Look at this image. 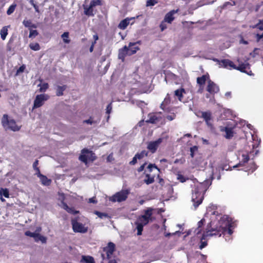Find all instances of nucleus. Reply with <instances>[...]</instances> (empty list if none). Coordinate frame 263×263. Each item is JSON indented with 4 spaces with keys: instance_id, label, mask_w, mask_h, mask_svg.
<instances>
[{
    "instance_id": "nucleus-1",
    "label": "nucleus",
    "mask_w": 263,
    "mask_h": 263,
    "mask_svg": "<svg viewBox=\"0 0 263 263\" xmlns=\"http://www.w3.org/2000/svg\"><path fill=\"white\" fill-rule=\"evenodd\" d=\"M219 227L224 230V233L231 235L233 232L232 228L234 227L235 222L232 218L228 215H223L219 220Z\"/></svg>"
},
{
    "instance_id": "nucleus-2",
    "label": "nucleus",
    "mask_w": 263,
    "mask_h": 263,
    "mask_svg": "<svg viewBox=\"0 0 263 263\" xmlns=\"http://www.w3.org/2000/svg\"><path fill=\"white\" fill-rule=\"evenodd\" d=\"M2 124L4 127L10 129L14 132L19 130L21 128L20 126L17 125L14 120L9 119L8 116L6 114L4 115L3 116Z\"/></svg>"
},
{
    "instance_id": "nucleus-3",
    "label": "nucleus",
    "mask_w": 263,
    "mask_h": 263,
    "mask_svg": "<svg viewBox=\"0 0 263 263\" xmlns=\"http://www.w3.org/2000/svg\"><path fill=\"white\" fill-rule=\"evenodd\" d=\"M97 157L95 156V154L91 151H89L87 148H83L81 151V154L79 157V159L87 164L88 160L91 162L94 161L96 159Z\"/></svg>"
},
{
    "instance_id": "nucleus-4",
    "label": "nucleus",
    "mask_w": 263,
    "mask_h": 263,
    "mask_svg": "<svg viewBox=\"0 0 263 263\" xmlns=\"http://www.w3.org/2000/svg\"><path fill=\"white\" fill-rule=\"evenodd\" d=\"M224 230H222L219 226L216 228H207L206 231L202 235V240H204L209 236H220L222 234H225Z\"/></svg>"
},
{
    "instance_id": "nucleus-5",
    "label": "nucleus",
    "mask_w": 263,
    "mask_h": 263,
    "mask_svg": "<svg viewBox=\"0 0 263 263\" xmlns=\"http://www.w3.org/2000/svg\"><path fill=\"white\" fill-rule=\"evenodd\" d=\"M153 209L151 208H148L144 211V214L139 216L137 221L146 225L149 221H152Z\"/></svg>"
},
{
    "instance_id": "nucleus-6",
    "label": "nucleus",
    "mask_w": 263,
    "mask_h": 263,
    "mask_svg": "<svg viewBox=\"0 0 263 263\" xmlns=\"http://www.w3.org/2000/svg\"><path fill=\"white\" fill-rule=\"evenodd\" d=\"M129 192L127 190H122L119 192L116 193L110 199L112 202H122L126 200L127 198Z\"/></svg>"
},
{
    "instance_id": "nucleus-7",
    "label": "nucleus",
    "mask_w": 263,
    "mask_h": 263,
    "mask_svg": "<svg viewBox=\"0 0 263 263\" xmlns=\"http://www.w3.org/2000/svg\"><path fill=\"white\" fill-rule=\"evenodd\" d=\"M115 251V245L112 242H108L107 246L103 248V252L106 253V256L103 253H102L101 256L103 259H110Z\"/></svg>"
},
{
    "instance_id": "nucleus-8",
    "label": "nucleus",
    "mask_w": 263,
    "mask_h": 263,
    "mask_svg": "<svg viewBox=\"0 0 263 263\" xmlns=\"http://www.w3.org/2000/svg\"><path fill=\"white\" fill-rule=\"evenodd\" d=\"M49 98V96L47 94L37 95L33 102V108H37L43 105L44 102Z\"/></svg>"
},
{
    "instance_id": "nucleus-9",
    "label": "nucleus",
    "mask_w": 263,
    "mask_h": 263,
    "mask_svg": "<svg viewBox=\"0 0 263 263\" xmlns=\"http://www.w3.org/2000/svg\"><path fill=\"white\" fill-rule=\"evenodd\" d=\"M71 224L73 231L76 233H85L88 231V228L80 222H78L77 219L71 220Z\"/></svg>"
},
{
    "instance_id": "nucleus-10",
    "label": "nucleus",
    "mask_w": 263,
    "mask_h": 263,
    "mask_svg": "<svg viewBox=\"0 0 263 263\" xmlns=\"http://www.w3.org/2000/svg\"><path fill=\"white\" fill-rule=\"evenodd\" d=\"M203 198V195L199 191H195L193 193L192 201L193 202L195 209H196L202 202Z\"/></svg>"
},
{
    "instance_id": "nucleus-11",
    "label": "nucleus",
    "mask_w": 263,
    "mask_h": 263,
    "mask_svg": "<svg viewBox=\"0 0 263 263\" xmlns=\"http://www.w3.org/2000/svg\"><path fill=\"white\" fill-rule=\"evenodd\" d=\"M233 69L238 70L242 72L246 73L249 76L253 75L252 71L250 70V66L248 63H241L238 66L234 64Z\"/></svg>"
},
{
    "instance_id": "nucleus-12",
    "label": "nucleus",
    "mask_w": 263,
    "mask_h": 263,
    "mask_svg": "<svg viewBox=\"0 0 263 263\" xmlns=\"http://www.w3.org/2000/svg\"><path fill=\"white\" fill-rule=\"evenodd\" d=\"M213 61L214 62H217L218 64L219 67H222L230 69L233 68V67H234V63L229 59H223L222 60H219L215 58L213 59Z\"/></svg>"
},
{
    "instance_id": "nucleus-13",
    "label": "nucleus",
    "mask_w": 263,
    "mask_h": 263,
    "mask_svg": "<svg viewBox=\"0 0 263 263\" xmlns=\"http://www.w3.org/2000/svg\"><path fill=\"white\" fill-rule=\"evenodd\" d=\"M65 199V195L64 193H62L60 194V200L61 202V206L63 209L66 210L68 213L72 214L73 215L78 214L79 213V211L75 210L73 208H69L67 203L65 202L64 200Z\"/></svg>"
},
{
    "instance_id": "nucleus-14",
    "label": "nucleus",
    "mask_w": 263,
    "mask_h": 263,
    "mask_svg": "<svg viewBox=\"0 0 263 263\" xmlns=\"http://www.w3.org/2000/svg\"><path fill=\"white\" fill-rule=\"evenodd\" d=\"M163 138H159L157 140L149 142L147 146V148L153 154L155 153L160 144L162 142Z\"/></svg>"
},
{
    "instance_id": "nucleus-15",
    "label": "nucleus",
    "mask_w": 263,
    "mask_h": 263,
    "mask_svg": "<svg viewBox=\"0 0 263 263\" xmlns=\"http://www.w3.org/2000/svg\"><path fill=\"white\" fill-rule=\"evenodd\" d=\"M206 90L210 94L214 95L219 91V88L217 85L210 79L208 82Z\"/></svg>"
},
{
    "instance_id": "nucleus-16",
    "label": "nucleus",
    "mask_w": 263,
    "mask_h": 263,
    "mask_svg": "<svg viewBox=\"0 0 263 263\" xmlns=\"http://www.w3.org/2000/svg\"><path fill=\"white\" fill-rule=\"evenodd\" d=\"M129 48L126 46H124L122 48L119 50L118 58L124 62L127 55H129Z\"/></svg>"
},
{
    "instance_id": "nucleus-17",
    "label": "nucleus",
    "mask_w": 263,
    "mask_h": 263,
    "mask_svg": "<svg viewBox=\"0 0 263 263\" xmlns=\"http://www.w3.org/2000/svg\"><path fill=\"white\" fill-rule=\"evenodd\" d=\"M178 11V9L177 10H173L168 12L165 15L164 21V22H166L168 23H172V22L174 21L175 19V17H174V14L176 13H177Z\"/></svg>"
},
{
    "instance_id": "nucleus-18",
    "label": "nucleus",
    "mask_w": 263,
    "mask_h": 263,
    "mask_svg": "<svg viewBox=\"0 0 263 263\" xmlns=\"http://www.w3.org/2000/svg\"><path fill=\"white\" fill-rule=\"evenodd\" d=\"M137 44H140V41H138L135 43L130 42L129 43L128 46L127 47L129 48V55L136 53V52L140 49L138 46H135Z\"/></svg>"
},
{
    "instance_id": "nucleus-19",
    "label": "nucleus",
    "mask_w": 263,
    "mask_h": 263,
    "mask_svg": "<svg viewBox=\"0 0 263 263\" xmlns=\"http://www.w3.org/2000/svg\"><path fill=\"white\" fill-rule=\"evenodd\" d=\"M148 119L146 121V122L149 123H156L160 120V117L157 116L155 113H150L148 115Z\"/></svg>"
},
{
    "instance_id": "nucleus-20",
    "label": "nucleus",
    "mask_w": 263,
    "mask_h": 263,
    "mask_svg": "<svg viewBox=\"0 0 263 263\" xmlns=\"http://www.w3.org/2000/svg\"><path fill=\"white\" fill-rule=\"evenodd\" d=\"M84 13L88 16H93L95 13H94L93 8L90 5L89 6L83 5Z\"/></svg>"
},
{
    "instance_id": "nucleus-21",
    "label": "nucleus",
    "mask_w": 263,
    "mask_h": 263,
    "mask_svg": "<svg viewBox=\"0 0 263 263\" xmlns=\"http://www.w3.org/2000/svg\"><path fill=\"white\" fill-rule=\"evenodd\" d=\"M132 19V18L127 17L123 20H122L120 23L119 24L118 27L122 30H124L126 28L127 26L129 25L130 23V21Z\"/></svg>"
},
{
    "instance_id": "nucleus-22",
    "label": "nucleus",
    "mask_w": 263,
    "mask_h": 263,
    "mask_svg": "<svg viewBox=\"0 0 263 263\" xmlns=\"http://www.w3.org/2000/svg\"><path fill=\"white\" fill-rule=\"evenodd\" d=\"M241 160L240 162L236 165L234 166V167H236L238 166L243 165L245 163H247L249 160L250 157L248 153L245 152L241 155Z\"/></svg>"
},
{
    "instance_id": "nucleus-23",
    "label": "nucleus",
    "mask_w": 263,
    "mask_h": 263,
    "mask_svg": "<svg viewBox=\"0 0 263 263\" xmlns=\"http://www.w3.org/2000/svg\"><path fill=\"white\" fill-rule=\"evenodd\" d=\"M200 113L201 114V117L203 118L206 123L208 124L212 118L211 112L210 111H201Z\"/></svg>"
},
{
    "instance_id": "nucleus-24",
    "label": "nucleus",
    "mask_w": 263,
    "mask_h": 263,
    "mask_svg": "<svg viewBox=\"0 0 263 263\" xmlns=\"http://www.w3.org/2000/svg\"><path fill=\"white\" fill-rule=\"evenodd\" d=\"M209 79V74L202 75L200 77L197 78V83L200 86H203L205 84L206 81Z\"/></svg>"
},
{
    "instance_id": "nucleus-25",
    "label": "nucleus",
    "mask_w": 263,
    "mask_h": 263,
    "mask_svg": "<svg viewBox=\"0 0 263 263\" xmlns=\"http://www.w3.org/2000/svg\"><path fill=\"white\" fill-rule=\"evenodd\" d=\"M39 178L42 184L44 185L49 186L52 182V180L50 179H48L44 175H41Z\"/></svg>"
},
{
    "instance_id": "nucleus-26",
    "label": "nucleus",
    "mask_w": 263,
    "mask_h": 263,
    "mask_svg": "<svg viewBox=\"0 0 263 263\" xmlns=\"http://www.w3.org/2000/svg\"><path fill=\"white\" fill-rule=\"evenodd\" d=\"M144 182L148 185L152 184L155 181V176L151 175L149 174L145 175V178L143 180Z\"/></svg>"
},
{
    "instance_id": "nucleus-27",
    "label": "nucleus",
    "mask_w": 263,
    "mask_h": 263,
    "mask_svg": "<svg viewBox=\"0 0 263 263\" xmlns=\"http://www.w3.org/2000/svg\"><path fill=\"white\" fill-rule=\"evenodd\" d=\"M67 87V86L66 85L58 86L56 88V95L58 97L63 96V92L66 89Z\"/></svg>"
},
{
    "instance_id": "nucleus-28",
    "label": "nucleus",
    "mask_w": 263,
    "mask_h": 263,
    "mask_svg": "<svg viewBox=\"0 0 263 263\" xmlns=\"http://www.w3.org/2000/svg\"><path fill=\"white\" fill-rule=\"evenodd\" d=\"M23 24L25 27L28 28L29 30L30 29L36 28L37 27L36 25L33 24L30 20H24L23 22Z\"/></svg>"
},
{
    "instance_id": "nucleus-29",
    "label": "nucleus",
    "mask_w": 263,
    "mask_h": 263,
    "mask_svg": "<svg viewBox=\"0 0 263 263\" xmlns=\"http://www.w3.org/2000/svg\"><path fill=\"white\" fill-rule=\"evenodd\" d=\"M185 92V89L183 88H181L180 89H178L175 91V95L178 97V100L180 101H181L183 98V93Z\"/></svg>"
},
{
    "instance_id": "nucleus-30",
    "label": "nucleus",
    "mask_w": 263,
    "mask_h": 263,
    "mask_svg": "<svg viewBox=\"0 0 263 263\" xmlns=\"http://www.w3.org/2000/svg\"><path fill=\"white\" fill-rule=\"evenodd\" d=\"M135 225H136V229L137 230V235H142V233L143 230V227L145 226V224H142V223L138 221H136L135 222Z\"/></svg>"
},
{
    "instance_id": "nucleus-31",
    "label": "nucleus",
    "mask_w": 263,
    "mask_h": 263,
    "mask_svg": "<svg viewBox=\"0 0 263 263\" xmlns=\"http://www.w3.org/2000/svg\"><path fill=\"white\" fill-rule=\"evenodd\" d=\"M81 261L85 263H96L93 257L91 256H82Z\"/></svg>"
},
{
    "instance_id": "nucleus-32",
    "label": "nucleus",
    "mask_w": 263,
    "mask_h": 263,
    "mask_svg": "<svg viewBox=\"0 0 263 263\" xmlns=\"http://www.w3.org/2000/svg\"><path fill=\"white\" fill-rule=\"evenodd\" d=\"M35 242L41 241L43 243H45L47 241V238L44 236L41 235L39 233H37L35 237L34 238Z\"/></svg>"
},
{
    "instance_id": "nucleus-33",
    "label": "nucleus",
    "mask_w": 263,
    "mask_h": 263,
    "mask_svg": "<svg viewBox=\"0 0 263 263\" xmlns=\"http://www.w3.org/2000/svg\"><path fill=\"white\" fill-rule=\"evenodd\" d=\"M10 27V26H4L1 30L0 34L3 40H5L6 39V37L8 34V27Z\"/></svg>"
},
{
    "instance_id": "nucleus-34",
    "label": "nucleus",
    "mask_w": 263,
    "mask_h": 263,
    "mask_svg": "<svg viewBox=\"0 0 263 263\" xmlns=\"http://www.w3.org/2000/svg\"><path fill=\"white\" fill-rule=\"evenodd\" d=\"M224 131L226 134L225 137L227 139H231L233 137L234 133L232 128L226 127H225Z\"/></svg>"
},
{
    "instance_id": "nucleus-35",
    "label": "nucleus",
    "mask_w": 263,
    "mask_h": 263,
    "mask_svg": "<svg viewBox=\"0 0 263 263\" xmlns=\"http://www.w3.org/2000/svg\"><path fill=\"white\" fill-rule=\"evenodd\" d=\"M148 154V152L146 150H143L140 153H137L135 155L138 158V160L143 159L144 157H147Z\"/></svg>"
},
{
    "instance_id": "nucleus-36",
    "label": "nucleus",
    "mask_w": 263,
    "mask_h": 263,
    "mask_svg": "<svg viewBox=\"0 0 263 263\" xmlns=\"http://www.w3.org/2000/svg\"><path fill=\"white\" fill-rule=\"evenodd\" d=\"M40 86L39 91L41 92H45L49 87V85L47 83H44L42 84H40L38 85Z\"/></svg>"
},
{
    "instance_id": "nucleus-37",
    "label": "nucleus",
    "mask_w": 263,
    "mask_h": 263,
    "mask_svg": "<svg viewBox=\"0 0 263 263\" xmlns=\"http://www.w3.org/2000/svg\"><path fill=\"white\" fill-rule=\"evenodd\" d=\"M61 37L63 39V42L65 43L69 44L70 43V40L69 39H68V37H69V32H64L62 34Z\"/></svg>"
},
{
    "instance_id": "nucleus-38",
    "label": "nucleus",
    "mask_w": 263,
    "mask_h": 263,
    "mask_svg": "<svg viewBox=\"0 0 263 263\" xmlns=\"http://www.w3.org/2000/svg\"><path fill=\"white\" fill-rule=\"evenodd\" d=\"M29 47L34 51H38L41 49L40 46L37 43H30L29 44Z\"/></svg>"
},
{
    "instance_id": "nucleus-39",
    "label": "nucleus",
    "mask_w": 263,
    "mask_h": 263,
    "mask_svg": "<svg viewBox=\"0 0 263 263\" xmlns=\"http://www.w3.org/2000/svg\"><path fill=\"white\" fill-rule=\"evenodd\" d=\"M92 8L97 6H101L102 5L101 0H92L89 4Z\"/></svg>"
},
{
    "instance_id": "nucleus-40",
    "label": "nucleus",
    "mask_w": 263,
    "mask_h": 263,
    "mask_svg": "<svg viewBox=\"0 0 263 263\" xmlns=\"http://www.w3.org/2000/svg\"><path fill=\"white\" fill-rule=\"evenodd\" d=\"M16 6L17 5L16 4H12L8 9L7 11V14L9 15L13 13L16 7Z\"/></svg>"
},
{
    "instance_id": "nucleus-41",
    "label": "nucleus",
    "mask_w": 263,
    "mask_h": 263,
    "mask_svg": "<svg viewBox=\"0 0 263 263\" xmlns=\"http://www.w3.org/2000/svg\"><path fill=\"white\" fill-rule=\"evenodd\" d=\"M253 28H257L260 30H263V19L259 20V22L252 26Z\"/></svg>"
},
{
    "instance_id": "nucleus-42",
    "label": "nucleus",
    "mask_w": 263,
    "mask_h": 263,
    "mask_svg": "<svg viewBox=\"0 0 263 263\" xmlns=\"http://www.w3.org/2000/svg\"><path fill=\"white\" fill-rule=\"evenodd\" d=\"M0 195H3L6 198L9 197V192L7 189H1L0 190Z\"/></svg>"
},
{
    "instance_id": "nucleus-43",
    "label": "nucleus",
    "mask_w": 263,
    "mask_h": 263,
    "mask_svg": "<svg viewBox=\"0 0 263 263\" xmlns=\"http://www.w3.org/2000/svg\"><path fill=\"white\" fill-rule=\"evenodd\" d=\"M39 34V32L36 30H33L32 29H30L29 30V38H34Z\"/></svg>"
},
{
    "instance_id": "nucleus-44",
    "label": "nucleus",
    "mask_w": 263,
    "mask_h": 263,
    "mask_svg": "<svg viewBox=\"0 0 263 263\" xmlns=\"http://www.w3.org/2000/svg\"><path fill=\"white\" fill-rule=\"evenodd\" d=\"M95 213L100 218L109 217L108 214H107L106 213H102V212H99V211H95Z\"/></svg>"
},
{
    "instance_id": "nucleus-45",
    "label": "nucleus",
    "mask_w": 263,
    "mask_h": 263,
    "mask_svg": "<svg viewBox=\"0 0 263 263\" xmlns=\"http://www.w3.org/2000/svg\"><path fill=\"white\" fill-rule=\"evenodd\" d=\"M205 221L204 219H201L198 222V228H197V234H198L200 233L201 231V228L202 227L204 222Z\"/></svg>"
},
{
    "instance_id": "nucleus-46",
    "label": "nucleus",
    "mask_w": 263,
    "mask_h": 263,
    "mask_svg": "<svg viewBox=\"0 0 263 263\" xmlns=\"http://www.w3.org/2000/svg\"><path fill=\"white\" fill-rule=\"evenodd\" d=\"M257 168V166L256 164L253 162L250 164V168H248L247 171L251 172V173L254 172Z\"/></svg>"
},
{
    "instance_id": "nucleus-47",
    "label": "nucleus",
    "mask_w": 263,
    "mask_h": 263,
    "mask_svg": "<svg viewBox=\"0 0 263 263\" xmlns=\"http://www.w3.org/2000/svg\"><path fill=\"white\" fill-rule=\"evenodd\" d=\"M154 168L156 169L158 172L159 173L160 172V169L157 167V166L155 164H149L147 166L148 171L151 173L152 172L153 168Z\"/></svg>"
},
{
    "instance_id": "nucleus-48",
    "label": "nucleus",
    "mask_w": 263,
    "mask_h": 263,
    "mask_svg": "<svg viewBox=\"0 0 263 263\" xmlns=\"http://www.w3.org/2000/svg\"><path fill=\"white\" fill-rule=\"evenodd\" d=\"M158 3V0H147L146 2L147 7L154 6Z\"/></svg>"
},
{
    "instance_id": "nucleus-49",
    "label": "nucleus",
    "mask_w": 263,
    "mask_h": 263,
    "mask_svg": "<svg viewBox=\"0 0 263 263\" xmlns=\"http://www.w3.org/2000/svg\"><path fill=\"white\" fill-rule=\"evenodd\" d=\"M235 5H236V3H235V1H233L232 2H225L223 4V5L221 7V8L222 9H225L228 6H235Z\"/></svg>"
},
{
    "instance_id": "nucleus-50",
    "label": "nucleus",
    "mask_w": 263,
    "mask_h": 263,
    "mask_svg": "<svg viewBox=\"0 0 263 263\" xmlns=\"http://www.w3.org/2000/svg\"><path fill=\"white\" fill-rule=\"evenodd\" d=\"M177 179L179 180L180 182L183 183L185 182L188 179V178L181 174H178Z\"/></svg>"
},
{
    "instance_id": "nucleus-51",
    "label": "nucleus",
    "mask_w": 263,
    "mask_h": 263,
    "mask_svg": "<svg viewBox=\"0 0 263 263\" xmlns=\"http://www.w3.org/2000/svg\"><path fill=\"white\" fill-rule=\"evenodd\" d=\"M26 68V66L25 65H22L17 70L15 76H18L20 73L23 72Z\"/></svg>"
},
{
    "instance_id": "nucleus-52",
    "label": "nucleus",
    "mask_w": 263,
    "mask_h": 263,
    "mask_svg": "<svg viewBox=\"0 0 263 263\" xmlns=\"http://www.w3.org/2000/svg\"><path fill=\"white\" fill-rule=\"evenodd\" d=\"M198 150V147L197 146H194L190 148V155L192 158L194 157V152Z\"/></svg>"
},
{
    "instance_id": "nucleus-53",
    "label": "nucleus",
    "mask_w": 263,
    "mask_h": 263,
    "mask_svg": "<svg viewBox=\"0 0 263 263\" xmlns=\"http://www.w3.org/2000/svg\"><path fill=\"white\" fill-rule=\"evenodd\" d=\"M36 233H37L36 232H31L29 231H27L25 232V235L27 236L34 238L36 236Z\"/></svg>"
},
{
    "instance_id": "nucleus-54",
    "label": "nucleus",
    "mask_w": 263,
    "mask_h": 263,
    "mask_svg": "<svg viewBox=\"0 0 263 263\" xmlns=\"http://www.w3.org/2000/svg\"><path fill=\"white\" fill-rule=\"evenodd\" d=\"M208 245V243L206 241H203L202 240V237L201 238V241H200V245L199 246V249H202L203 248H205Z\"/></svg>"
},
{
    "instance_id": "nucleus-55",
    "label": "nucleus",
    "mask_w": 263,
    "mask_h": 263,
    "mask_svg": "<svg viewBox=\"0 0 263 263\" xmlns=\"http://www.w3.org/2000/svg\"><path fill=\"white\" fill-rule=\"evenodd\" d=\"M165 22H164V21H163L161 23L160 25V28L161 31H164L167 28V25L165 24Z\"/></svg>"
},
{
    "instance_id": "nucleus-56",
    "label": "nucleus",
    "mask_w": 263,
    "mask_h": 263,
    "mask_svg": "<svg viewBox=\"0 0 263 263\" xmlns=\"http://www.w3.org/2000/svg\"><path fill=\"white\" fill-rule=\"evenodd\" d=\"M138 158L135 155V156L133 157L132 160L129 162V164L131 165H134L137 163V160Z\"/></svg>"
},
{
    "instance_id": "nucleus-57",
    "label": "nucleus",
    "mask_w": 263,
    "mask_h": 263,
    "mask_svg": "<svg viewBox=\"0 0 263 263\" xmlns=\"http://www.w3.org/2000/svg\"><path fill=\"white\" fill-rule=\"evenodd\" d=\"M255 37L256 39V42H259L260 41V40L263 38V33L261 34L257 33L255 35Z\"/></svg>"
},
{
    "instance_id": "nucleus-58",
    "label": "nucleus",
    "mask_w": 263,
    "mask_h": 263,
    "mask_svg": "<svg viewBox=\"0 0 263 263\" xmlns=\"http://www.w3.org/2000/svg\"><path fill=\"white\" fill-rule=\"evenodd\" d=\"M146 164H147L146 162H145L144 164L141 165L138 168L137 171L139 173H140V172H142L144 170V169L145 168V166L146 165Z\"/></svg>"
},
{
    "instance_id": "nucleus-59",
    "label": "nucleus",
    "mask_w": 263,
    "mask_h": 263,
    "mask_svg": "<svg viewBox=\"0 0 263 263\" xmlns=\"http://www.w3.org/2000/svg\"><path fill=\"white\" fill-rule=\"evenodd\" d=\"M112 109V106L111 104H108L106 107V113L107 114H109L111 111Z\"/></svg>"
},
{
    "instance_id": "nucleus-60",
    "label": "nucleus",
    "mask_w": 263,
    "mask_h": 263,
    "mask_svg": "<svg viewBox=\"0 0 263 263\" xmlns=\"http://www.w3.org/2000/svg\"><path fill=\"white\" fill-rule=\"evenodd\" d=\"M176 117V115L175 114L168 115L166 116V119L168 120L169 121H172Z\"/></svg>"
},
{
    "instance_id": "nucleus-61",
    "label": "nucleus",
    "mask_w": 263,
    "mask_h": 263,
    "mask_svg": "<svg viewBox=\"0 0 263 263\" xmlns=\"http://www.w3.org/2000/svg\"><path fill=\"white\" fill-rule=\"evenodd\" d=\"M34 171L36 172L35 173V175L38 177H40L41 175H42L43 174H42L41 173V172H40V168L39 167H36L35 169H34Z\"/></svg>"
},
{
    "instance_id": "nucleus-62",
    "label": "nucleus",
    "mask_w": 263,
    "mask_h": 263,
    "mask_svg": "<svg viewBox=\"0 0 263 263\" xmlns=\"http://www.w3.org/2000/svg\"><path fill=\"white\" fill-rule=\"evenodd\" d=\"M170 102V99H167V98H165L163 102L161 104V108L162 109H164L163 107V104L164 103H169Z\"/></svg>"
},
{
    "instance_id": "nucleus-63",
    "label": "nucleus",
    "mask_w": 263,
    "mask_h": 263,
    "mask_svg": "<svg viewBox=\"0 0 263 263\" xmlns=\"http://www.w3.org/2000/svg\"><path fill=\"white\" fill-rule=\"evenodd\" d=\"M38 164H39V160H36L33 162V169H34H34H35L36 167H39L37 166Z\"/></svg>"
},
{
    "instance_id": "nucleus-64",
    "label": "nucleus",
    "mask_w": 263,
    "mask_h": 263,
    "mask_svg": "<svg viewBox=\"0 0 263 263\" xmlns=\"http://www.w3.org/2000/svg\"><path fill=\"white\" fill-rule=\"evenodd\" d=\"M91 117L90 118V119H88V120H85L83 121V123H87V124H92L93 123V121L91 120Z\"/></svg>"
}]
</instances>
